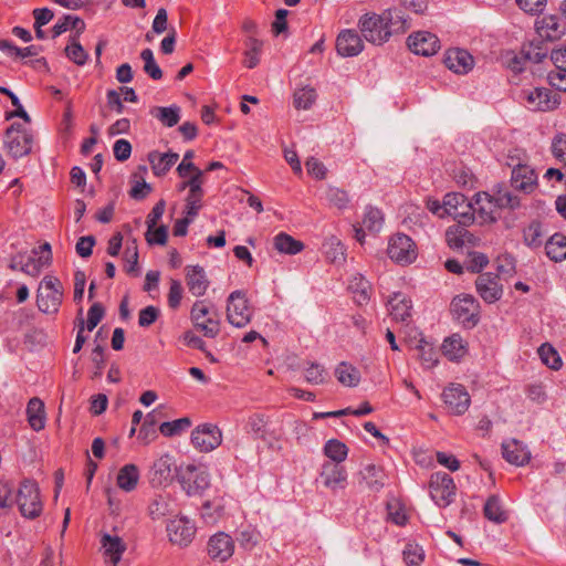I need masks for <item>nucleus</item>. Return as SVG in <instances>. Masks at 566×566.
Listing matches in <instances>:
<instances>
[{
  "label": "nucleus",
  "instance_id": "12",
  "mask_svg": "<svg viewBox=\"0 0 566 566\" xmlns=\"http://www.w3.org/2000/svg\"><path fill=\"white\" fill-rule=\"evenodd\" d=\"M191 319L195 326L203 332L207 337L214 338L220 332L218 315H211L208 306L202 301H197L192 305Z\"/></svg>",
  "mask_w": 566,
  "mask_h": 566
},
{
  "label": "nucleus",
  "instance_id": "17",
  "mask_svg": "<svg viewBox=\"0 0 566 566\" xmlns=\"http://www.w3.org/2000/svg\"><path fill=\"white\" fill-rule=\"evenodd\" d=\"M408 46L415 54L430 56L437 53L440 42L436 34L418 31L408 36Z\"/></svg>",
  "mask_w": 566,
  "mask_h": 566
},
{
  "label": "nucleus",
  "instance_id": "16",
  "mask_svg": "<svg viewBox=\"0 0 566 566\" xmlns=\"http://www.w3.org/2000/svg\"><path fill=\"white\" fill-rule=\"evenodd\" d=\"M442 398L450 412L463 415L471 402L470 395L462 385H451L443 390Z\"/></svg>",
  "mask_w": 566,
  "mask_h": 566
},
{
  "label": "nucleus",
  "instance_id": "31",
  "mask_svg": "<svg viewBox=\"0 0 566 566\" xmlns=\"http://www.w3.org/2000/svg\"><path fill=\"white\" fill-rule=\"evenodd\" d=\"M179 155L177 153H159L150 151L148 154V160L151 165V169L156 176L166 175L170 168L177 163Z\"/></svg>",
  "mask_w": 566,
  "mask_h": 566
},
{
  "label": "nucleus",
  "instance_id": "45",
  "mask_svg": "<svg viewBox=\"0 0 566 566\" xmlns=\"http://www.w3.org/2000/svg\"><path fill=\"white\" fill-rule=\"evenodd\" d=\"M416 349L419 353L418 358L424 368H432L437 365L438 353L423 337L418 340Z\"/></svg>",
  "mask_w": 566,
  "mask_h": 566
},
{
  "label": "nucleus",
  "instance_id": "60",
  "mask_svg": "<svg viewBox=\"0 0 566 566\" xmlns=\"http://www.w3.org/2000/svg\"><path fill=\"white\" fill-rule=\"evenodd\" d=\"M159 316V310L153 305L140 310L138 315V324L140 327H148L154 324Z\"/></svg>",
  "mask_w": 566,
  "mask_h": 566
},
{
  "label": "nucleus",
  "instance_id": "44",
  "mask_svg": "<svg viewBox=\"0 0 566 566\" xmlns=\"http://www.w3.org/2000/svg\"><path fill=\"white\" fill-rule=\"evenodd\" d=\"M484 516L494 523L501 524L507 520L506 513L503 511L497 495H491L484 504Z\"/></svg>",
  "mask_w": 566,
  "mask_h": 566
},
{
  "label": "nucleus",
  "instance_id": "58",
  "mask_svg": "<svg viewBox=\"0 0 566 566\" xmlns=\"http://www.w3.org/2000/svg\"><path fill=\"white\" fill-rule=\"evenodd\" d=\"M402 554L403 560L408 566L418 565L423 559V551L418 545L407 544Z\"/></svg>",
  "mask_w": 566,
  "mask_h": 566
},
{
  "label": "nucleus",
  "instance_id": "61",
  "mask_svg": "<svg viewBox=\"0 0 566 566\" xmlns=\"http://www.w3.org/2000/svg\"><path fill=\"white\" fill-rule=\"evenodd\" d=\"M33 254L35 256V263L42 271L43 268L48 266L52 259L51 245L49 243H44L40 245L38 249L33 250Z\"/></svg>",
  "mask_w": 566,
  "mask_h": 566
},
{
  "label": "nucleus",
  "instance_id": "20",
  "mask_svg": "<svg viewBox=\"0 0 566 566\" xmlns=\"http://www.w3.org/2000/svg\"><path fill=\"white\" fill-rule=\"evenodd\" d=\"M233 553L234 542L229 534L219 532L210 537L208 542V554L212 559L226 562Z\"/></svg>",
  "mask_w": 566,
  "mask_h": 566
},
{
  "label": "nucleus",
  "instance_id": "5",
  "mask_svg": "<svg viewBox=\"0 0 566 566\" xmlns=\"http://www.w3.org/2000/svg\"><path fill=\"white\" fill-rule=\"evenodd\" d=\"M253 311L249 305L245 292L233 291L227 298V319L238 328L247 326L252 318Z\"/></svg>",
  "mask_w": 566,
  "mask_h": 566
},
{
  "label": "nucleus",
  "instance_id": "55",
  "mask_svg": "<svg viewBox=\"0 0 566 566\" xmlns=\"http://www.w3.org/2000/svg\"><path fill=\"white\" fill-rule=\"evenodd\" d=\"M305 379L311 385H321L325 382L326 371L323 366L316 363H312L305 369Z\"/></svg>",
  "mask_w": 566,
  "mask_h": 566
},
{
  "label": "nucleus",
  "instance_id": "32",
  "mask_svg": "<svg viewBox=\"0 0 566 566\" xmlns=\"http://www.w3.org/2000/svg\"><path fill=\"white\" fill-rule=\"evenodd\" d=\"M140 478L139 469L133 463L125 464L117 473V486L124 492L134 491Z\"/></svg>",
  "mask_w": 566,
  "mask_h": 566
},
{
  "label": "nucleus",
  "instance_id": "52",
  "mask_svg": "<svg viewBox=\"0 0 566 566\" xmlns=\"http://www.w3.org/2000/svg\"><path fill=\"white\" fill-rule=\"evenodd\" d=\"M262 41L251 36L247 41V51L244 52V64L248 69L255 67L260 62V53L262 51Z\"/></svg>",
  "mask_w": 566,
  "mask_h": 566
},
{
  "label": "nucleus",
  "instance_id": "50",
  "mask_svg": "<svg viewBox=\"0 0 566 566\" xmlns=\"http://www.w3.org/2000/svg\"><path fill=\"white\" fill-rule=\"evenodd\" d=\"M538 355L543 364L554 370H558L563 363L557 350L549 344H542L538 348Z\"/></svg>",
  "mask_w": 566,
  "mask_h": 566
},
{
  "label": "nucleus",
  "instance_id": "54",
  "mask_svg": "<svg viewBox=\"0 0 566 566\" xmlns=\"http://www.w3.org/2000/svg\"><path fill=\"white\" fill-rule=\"evenodd\" d=\"M200 515L207 525H213L221 517L222 509L219 504L207 501L201 506Z\"/></svg>",
  "mask_w": 566,
  "mask_h": 566
},
{
  "label": "nucleus",
  "instance_id": "24",
  "mask_svg": "<svg viewBox=\"0 0 566 566\" xmlns=\"http://www.w3.org/2000/svg\"><path fill=\"white\" fill-rule=\"evenodd\" d=\"M511 184L514 189L531 193L537 186V175L531 166L525 164L512 170Z\"/></svg>",
  "mask_w": 566,
  "mask_h": 566
},
{
  "label": "nucleus",
  "instance_id": "18",
  "mask_svg": "<svg viewBox=\"0 0 566 566\" xmlns=\"http://www.w3.org/2000/svg\"><path fill=\"white\" fill-rule=\"evenodd\" d=\"M475 286L479 295L486 303H494L502 297L503 289L496 274L490 272L480 274Z\"/></svg>",
  "mask_w": 566,
  "mask_h": 566
},
{
  "label": "nucleus",
  "instance_id": "42",
  "mask_svg": "<svg viewBox=\"0 0 566 566\" xmlns=\"http://www.w3.org/2000/svg\"><path fill=\"white\" fill-rule=\"evenodd\" d=\"M542 39L533 40L527 44H524L521 51L523 60L531 61L534 63L542 62L547 56V48L543 44Z\"/></svg>",
  "mask_w": 566,
  "mask_h": 566
},
{
  "label": "nucleus",
  "instance_id": "22",
  "mask_svg": "<svg viewBox=\"0 0 566 566\" xmlns=\"http://www.w3.org/2000/svg\"><path fill=\"white\" fill-rule=\"evenodd\" d=\"M324 486L331 490L344 489L347 472L340 463L324 462L319 474Z\"/></svg>",
  "mask_w": 566,
  "mask_h": 566
},
{
  "label": "nucleus",
  "instance_id": "7",
  "mask_svg": "<svg viewBox=\"0 0 566 566\" xmlns=\"http://www.w3.org/2000/svg\"><path fill=\"white\" fill-rule=\"evenodd\" d=\"M180 468L177 467L175 459L169 454H163L150 467L148 480L151 486L169 485L175 476L179 479Z\"/></svg>",
  "mask_w": 566,
  "mask_h": 566
},
{
  "label": "nucleus",
  "instance_id": "28",
  "mask_svg": "<svg viewBox=\"0 0 566 566\" xmlns=\"http://www.w3.org/2000/svg\"><path fill=\"white\" fill-rule=\"evenodd\" d=\"M101 546L104 555L109 558L113 566H117L126 551L125 542L118 535L104 533L101 536Z\"/></svg>",
  "mask_w": 566,
  "mask_h": 566
},
{
  "label": "nucleus",
  "instance_id": "27",
  "mask_svg": "<svg viewBox=\"0 0 566 566\" xmlns=\"http://www.w3.org/2000/svg\"><path fill=\"white\" fill-rule=\"evenodd\" d=\"M186 280L189 292L195 296H202L209 286L206 272L200 265L186 268Z\"/></svg>",
  "mask_w": 566,
  "mask_h": 566
},
{
  "label": "nucleus",
  "instance_id": "14",
  "mask_svg": "<svg viewBox=\"0 0 566 566\" xmlns=\"http://www.w3.org/2000/svg\"><path fill=\"white\" fill-rule=\"evenodd\" d=\"M166 531L169 541L174 545L186 547L195 537L196 526L189 518L180 516L169 520Z\"/></svg>",
  "mask_w": 566,
  "mask_h": 566
},
{
  "label": "nucleus",
  "instance_id": "6",
  "mask_svg": "<svg viewBox=\"0 0 566 566\" xmlns=\"http://www.w3.org/2000/svg\"><path fill=\"white\" fill-rule=\"evenodd\" d=\"M21 514L34 518L42 512L39 486L35 482L25 480L21 483L15 499Z\"/></svg>",
  "mask_w": 566,
  "mask_h": 566
},
{
  "label": "nucleus",
  "instance_id": "15",
  "mask_svg": "<svg viewBox=\"0 0 566 566\" xmlns=\"http://www.w3.org/2000/svg\"><path fill=\"white\" fill-rule=\"evenodd\" d=\"M191 442L201 452H209L222 442L220 429L211 423L198 426L191 433Z\"/></svg>",
  "mask_w": 566,
  "mask_h": 566
},
{
  "label": "nucleus",
  "instance_id": "48",
  "mask_svg": "<svg viewBox=\"0 0 566 566\" xmlns=\"http://www.w3.org/2000/svg\"><path fill=\"white\" fill-rule=\"evenodd\" d=\"M324 196L329 206L335 207L339 210L346 209L349 203V196L344 189L328 186Z\"/></svg>",
  "mask_w": 566,
  "mask_h": 566
},
{
  "label": "nucleus",
  "instance_id": "29",
  "mask_svg": "<svg viewBox=\"0 0 566 566\" xmlns=\"http://www.w3.org/2000/svg\"><path fill=\"white\" fill-rule=\"evenodd\" d=\"M358 475L359 483L364 482L370 491L379 492L385 485L386 474L384 470L373 463L364 465Z\"/></svg>",
  "mask_w": 566,
  "mask_h": 566
},
{
  "label": "nucleus",
  "instance_id": "43",
  "mask_svg": "<svg viewBox=\"0 0 566 566\" xmlns=\"http://www.w3.org/2000/svg\"><path fill=\"white\" fill-rule=\"evenodd\" d=\"M442 353L450 359H460L465 354V347L460 335L453 334L442 344Z\"/></svg>",
  "mask_w": 566,
  "mask_h": 566
},
{
  "label": "nucleus",
  "instance_id": "33",
  "mask_svg": "<svg viewBox=\"0 0 566 566\" xmlns=\"http://www.w3.org/2000/svg\"><path fill=\"white\" fill-rule=\"evenodd\" d=\"M27 415L30 427L40 431L45 426L44 403L41 399L34 397L30 399L27 406Z\"/></svg>",
  "mask_w": 566,
  "mask_h": 566
},
{
  "label": "nucleus",
  "instance_id": "3",
  "mask_svg": "<svg viewBox=\"0 0 566 566\" xmlns=\"http://www.w3.org/2000/svg\"><path fill=\"white\" fill-rule=\"evenodd\" d=\"M63 297V286L59 279L54 276H44L39 285L36 304L41 312L45 314L57 313Z\"/></svg>",
  "mask_w": 566,
  "mask_h": 566
},
{
  "label": "nucleus",
  "instance_id": "35",
  "mask_svg": "<svg viewBox=\"0 0 566 566\" xmlns=\"http://www.w3.org/2000/svg\"><path fill=\"white\" fill-rule=\"evenodd\" d=\"M69 29L75 30L73 35L80 36L85 30V22L75 15L65 14L52 28V38L55 39Z\"/></svg>",
  "mask_w": 566,
  "mask_h": 566
},
{
  "label": "nucleus",
  "instance_id": "9",
  "mask_svg": "<svg viewBox=\"0 0 566 566\" xmlns=\"http://www.w3.org/2000/svg\"><path fill=\"white\" fill-rule=\"evenodd\" d=\"M451 312L465 327H474L479 322V303L470 294L455 296L451 302Z\"/></svg>",
  "mask_w": 566,
  "mask_h": 566
},
{
  "label": "nucleus",
  "instance_id": "51",
  "mask_svg": "<svg viewBox=\"0 0 566 566\" xmlns=\"http://www.w3.org/2000/svg\"><path fill=\"white\" fill-rule=\"evenodd\" d=\"M384 216L381 211L374 207H367L363 219V226L369 232H379L382 228Z\"/></svg>",
  "mask_w": 566,
  "mask_h": 566
},
{
  "label": "nucleus",
  "instance_id": "57",
  "mask_svg": "<svg viewBox=\"0 0 566 566\" xmlns=\"http://www.w3.org/2000/svg\"><path fill=\"white\" fill-rule=\"evenodd\" d=\"M524 241L528 247H537L542 243V229L539 222L533 221L524 230Z\"/></svg>",
  "mask_w": 566,
  "mask_h": 566
},
{
  "label": "nucleus",
  "instance_id": "2",
  "mask_svg": "<svg viewBox=\"0 0 566 566\" xmlns=\"http://www.w3.org/2000/svg\"><path fill=\"white\" fill-rule=\"evenodd\" d=\"M517 207H520L518 197L502 187H499L493 196L488 192H479L472 200L473 220L478 214L481 222H493L496 220L497 209H515Z\"/></svg>",
  "mask_w": 566,
  "mask_h": 566
},
{
  "label": "nucleus",
  "instance_id": "1",
  "mask_svg": "<svg viewBox=\"0 0 566 566\" xmlns=\"http://www.w3.org/2000/svg\"><path fill=\"white\" fill-rule=\"evenodd\" d=\"M357 27L367 42L381 45L388 42L394 34L405 33L411 24L406 12L399 8H389L380 14L364 13L359 18Z\"/></svg>",
  "mask_w": 566,
  "mask_h": 566
},
{
  "label": "nucleus",
  "instance_id": "11",
  "mask_svg": "<svg viewBox=\"0 0 566 566\" xmlns=\"http://www.w3.org/2000/svg\"><path fill=\"white\" fill-rule=\"evenodd\" d=\"M179 482L189 495H195L209 488L210 478L207 471L199 470L193 464H187L180 467Z\"/></svg>",
  "mask_w": 566,
  "mask_h": 566
},
{
  "label": "nucleus",
  "instance_id": "30",
  "mask_svg": "<svg viewBox=\"0 0 566 566\" xmlns=\"http://www.w3.org/2000/svg\"><path fill=\"white\" fill-rule=\"evenodd\" d=\"M388 310L392 319L406 323L411 317V300L402 293H395L388 301Z\"/></svg>",
  "mask_w": 566,
  "mask_h": 566
},
{
  "label": "nucleus",
  "instance_id": "25",
  "mask_svg": "<svg viewBox=\"0 0 566 566\" xmlns=\"http://www.w3.org/2000/svg\"><path fill=\"white\" fill-rule=\"evenodd\" d=\"M536 33L544 41H555L562 38L565 28L556 15H546L535 23Z\"/></svg>",
  "mask_w": 566,
  "mask_h": 566
},
{
  "label": "nucleus",
  "instance_id": "62",
  "mask_svg": "<svg viewBox=\"0 0 566 566\" xmlns=\"http://www.w3.org/2000/svg\"><path fill=\"white\" fill-rule=\"evenodd\" d=\"M95 238L93 235L81 237L76 242L75 250L81 258H88L93 253V247L95 245Z\"/></svg>",
  "mask_w": 566,
  "mask_h": 566
},
{
  "label": "nucleus",
  "instance_id": "19",
  "mask_svg": "<svg viewBox=\"0 0 566 566\" xmlns=\"http://www.w3.org/2000/svg\"><path fill=\"white\" fill-rule=\"evenodd\" d=\"M528 108L532 111L547 112L554 109L558 101L556 94L546 87H535L528 92H524Z\"/></svg>",
  "mask_w": 566,
  "mask_h": 566
},
{
  "label": "nucleus",
  "instance_id": "56",
  "mask_svg": "<svg viewBox=\"0 0 566 566\" xmlns=\"http://www.w3.org/2000/svg\"><path fill=\"white\" fill-rule=\"evenodd\" d=\"M146 241L148 244H158L164 245L167 242L168 238V228L166 226L155 227L154 229L147 228V232L145 234Z\"/></svg>",
  "mask_w": 566,
  "mask_h": 566
},
{
  "label": "nucleus",
  "instance_id": "23",
  "mask_svg": "<svg viewBox=\"0 0 566 566\" xmlns=\"http://www.w3.org/2000/svg\"><path fill=\"white\" fill-rule=\"evenodd\" d=\"M443 61L446 66L457 74H467L474 65L473 56L463 49L448 50Z\"/></svg>",
  "mask_w": 566,
  "mask_h": 566
},
{
  "label": "nucleus",
  "instance_id": "21",
  "mask_svg": "<svg viewBox=\"0 0 566 566\" xmlns=\"http://www.w3.org/2000/svg\"><path fill=\"white\" fill-rule=\"evenodd\" d=\"M364 50V42L356 30H343L336 39V51L345 57L356 56Z\"/></svg>",
  "mask_w": 566,
  "mask_h": 566
},
{
  "label": "nucleus",
  "instance_id": "47",
  "mask_svg": "<svg viewBox=\"0 0 566 566\" xmlns=\"http://www.w3.org/2000/svg\"><path fill=\"white\" fill-rule=\"evenodd\" d=\"M347 453L346 444L337 439H331L324 446V454L331 459L329 462L342 463L347 458Z\"/></svg>",
  "mask_w": 566,
  "mask_h": 566
},
{
  "label": "nucleus",
  "instance_id": "46",
  "mask_svg": "<svg viewBox=\"0 0 566 566\" xmlns=\"http://www.w3.org/2000/svg\"><path fill=\"white\" fill-rule=\"evenodd\" d=\"M78 39L80 36L77 35H70V43L66 45L64 52L72 62L82 66L87 62L88 54L78 42Z\"/></svg>",
  "mask_w": 566,
  "mask_h": 566
},
{
  "label": "nucleus",
  "instance_id": "39",
  "mask_svg": "<svg viewBox=\"0 0 566 566\" xmlns=\"http://www.w3.org/2000/svg\"><path fill=\"white\" fill-rule=\"evenodd\" d=\"M547 256L555 261H563L566 259V237L562 233L553 234L545 244Z\"/></svg>",
  "mask_w": 566,
  "mask_h": 566
},
{
  "label": "nucleus",
  "instance_id": "36",
  "mask_svg": "<svg viewBox=\"0 0 566 566\" xmlns=\"http://www.w3.org/2000/svg\"><path fill=\"white\" fill-rule=\"evenodd\" d=\"M348 289L354 294V298L357 304L361 305L368 302L370 297L371 285L361 274H355L352 277Z\"/></svg>",
  "mask_w": 566,
  "mask_h": 566
},
{
  "label": "nucleus",
  "instance_id": "63",
  "mask_svg": "<svg viewBox=\"0 0 566 566\" xmlns=\"http://www.w3.org/2000/svg\"><path fill=\"white\" fill-rule=\"evenodd\" d=\"M182 297V285L180 281L171 279L168 293V304L171 308H177L180 305Z\"/></svg>",
  "mask_w": 566,
  "mask_h": 566
},
{
  "label": "nucleus",
  "instance_id": "26",
  "mask_svg": "<svg viewBox=\"0 0 566 566\" xmlns=\"http://www.w3.org/2000/svg\"><path fill=\"white\" fill-rule=\"evenodd\" d=\"M503 458L514 465H524L531 459L527 448L518 440L511 439L502 443Z\"/></svg>",
  "mask_w": 566,
  "mask_h": 566
},
{
  "label": "nucleus",
  "instance_id": "13",
  "mask_svg": "<svg viewBox=\"0 0 566 566\" xmlns=\"http://www.w3.org/2000/svg\"><path fill=\"white\" fill-rule=\"evenodd\" d=\"M388 256L397 263H411L417 258L416 245L410 237L398 233L388 243Z\"/></svg>",
  "mask_w": 566,
  "mask_h": 566
},
{
  "label": "nucleus",
  "instance_id": "37",
  "mask_svg": "<svg viewBox=\"0 0 566 566\" xmlns=\"http://www.w3.org/2000/svg\"><path fill=\"white\" fill-rule=\"evenodd\" d=\"M150 114L166 127H174L180 120V107L178 105L155 106L150 109Z\"/></svg>",
  "mask_w": 566,
  "mask_h": 566
},
{
  "label": "nucleus",
  "instance_id": "34",
  "mask_svg": "<svg viewBox=\"0 0 566 566\" xmlns=\"http://www.w3.org/2000/svg\"><path fill=\"white\" fill-rule=\"evenodd\" d=\"M174 501L169 495L158 494L149 503V516L153 520H160L174 513Z\"/></svg>",
  "mask_w": 566,
  "mask_h": 566
},
{
  "label": "nucleus",
  "instance_id": "10",
  "mask_svg": "<svg viewBox=\"0 0 566 566\" xmlns=\"http://www.w3.org/2000/svg\"><path fill=\"white\" fill-rule=\"evenodd\" d=\"M443 212L453 217L462 226L473 222L472 201L462 193H447L443 198Z\"/></svg>",
  "mask_w": 566,
  "mask_h": 566
},
{
  "label": "nucleus",
  "instance_id": "49",
  "mask_svg": "<svg viewBox=\"0 0 566 566\" xmlns=\"http://www.w3.org/2000/svg\"><path fill=\"white\" fill-rule=\"evenodd\" d=\"M316 99V92L313 87L304 86L295 91L293 104L297 109H308Z\"/></svg>",
  "mask_w": 566,
  "mask_h": 566
},
{
  "label": "nucleus",
  "instance_id": "59",
  "mask_svg": "<svg viewBox=\"0 0 566 566\" xmlns=\"http://www.w3.org/2000/svg\"><path fill=\"white\" fill-rule=\"evenodd\" d=\"M105 311L101 303H94L87 313V322L85 323V328H87L90 332L93 331L97 324L102 321L104 317Z\"/></svg>",
  "mask_w": 566,
  "mask_h": 566
},
{
  "label": "nucleus",
  "instance_id": "64",
  "mask_svg": "<svg viewBox=\"0 0 566 566\" xmlns=\"http://www.w3.org/2000/svg\"><path fill=\"white\" fill-rule=\"evenodd\" d=\"M553 155L566 164V135L558 134L554 137L552 143Z\"/></svg>",
  "mask_w": 566,
  "mask_h": 566
},
{
  "label": "nucleus",
  "instance_id": "38",
  "mask_svg": "<svg viewBox=\"0 0 566 566\" xmlns=\"http://www.w3.org/2000/svg\"><path fill=\"white\" fill-rule=\"evenodd\" d=\"M551 60L557 69L555 75L551 74V78L558 80L559 83H555V85L566 92V46L552 51Z\"/></svg>",
  "mask_w": 566,
  "mask_h": 566
},
{
  "label": "nucleus",
  "instance_id": "41",
  "mask_svg": "<svg viewBox=\"0 0 566 566\" xmlns=\"http://www.w3.org/2000/svg\"><path fill=\"white\" fill-rule=\"evenodd\" d=\"M274 248L285 254H296L304 249V244L285 232L276 234L273 239Z\"/></svg>",
  "mask_w": 566,
  "mask_h": 566
},
{
  "label": "nucleus",
  "instance_id": "53",
  "mask_svg": "<svg viewBox=\"0 0 566 566\" xmlns=\"http://www.w3.org/2000/svg\"><path fill=\"white\" fill-rule=\"evenodd\" d=\"M191 426L189 418H180L174 421H166L159 426V431L165 437H172L181 433Z\"/></svg>",
  "mask_w": 566,
  "mask_h": 566
},
{
  "label": "nucleus",
  "instance_id": "4",
  "mask_svg": "<svg viewBox=\"0 0 566 566\" xmlns=\"http://www.w3.org/2000/svg\"><path fill=\"white\" fill-rule=\"evenodd\" d=\"M33 136L19 123H13L6 132L4 148L14 159L27 156L32 150Z\"/></svg>",
  "mask_w": 566,
  "mask_h": 566
},
{
  "label": "nucleus",
  "instance_id": "8",
  "mask_svg": "<svg viewBox=\"0 0 566 566\" xmlns=\"http://www.w3.org/2000/svg\"><path fill=\"white\" fill-rule=\"evenodd\" d=\"M430 496L440 507L450 505L455 496V484L453 479L446 472H436L431 475Z\"/></svg>",
  "mask_w": 566,
  "mask_h": 566
},
{
  "label": "nucleus",
  "instance_id": "40",
  "mask_svg": "<svg viewBox=\"0 0 566 566\" xmlns=\"http://www.w3.org/2000/svg\"><path fill=\"white\" fill-rule=\"evenodd\" d=\"M337 380L347 387H356L360 381V373L353 365L342 361L335 369Z\"/></svg>",
  "mask_w": 566,
  "mask_h": 566
}]
</instances>
